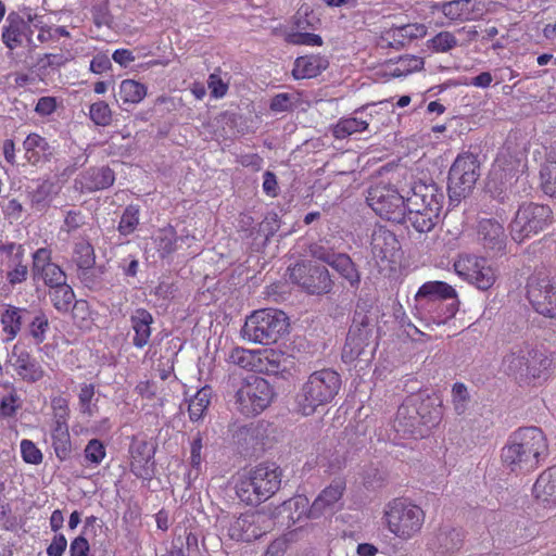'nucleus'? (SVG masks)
I'll return each mask as SVG.
<instances>
[{"label": "nucleus", "mask_w": 556, "mask_h": 556, "mask_svg": "<svg viewBox=\"0 0 556 556\" xmlns=\"http://www.w3.org/2000/svg\"><path fill=\"white\" fill-rule=\"evenodd\" d=\"M548 453V443L539 427H520L508 438L501 458L511 472L527 473L536 469Z\"/></svg>", "instance_id": "nucleus-1"}, {"label": "nucleus", "mask_w": 556, "mask_h": 556, "mask_svg": "<svg viewBox=\"0 0 556 556\" xmlns=\"http://www.w3.org/2000/svg\"><path fill=\"white\" fill-rule=\"evenodd\" d=\"M342 388L341 375L332 368H321L307 376L295 394V409L312 416L318 408L332 403Z\"/></svg>", "instance_id": "nucleus-2"}, {"label": "nucleus", "mask_w": 556, "mask_h": 556, "mask_svg": "<svg viewBox=\"0 0 556 556\" xmlns=\"http://www.w3.org/2000/svg\"><path fill=\"white\" fill-rule=\"evenodd\" d=\"M444 192L434 182L416 181L410 188L408 220L413 228L422 233L431 231L438 224L444 203Z\"/></svg>", "instance_id": "nucleus-3"}, {"label": "nucleus", "mask_w": 556, "mask_h": 556, "mask_svg": "<svg viewBox=\"0 0 556 556\" xmlns=\"http://www.w3.org/2000/svg\"><path fill=\"white\" fill-rule=\"evenodd\" d=\"M282 470L271 463H262L239 476L235 490L238 498L250 506H258L280 489Z\"/></svg>", "instance_id": "nucleus-4"}, {"label": "nucleus", "mask_w": 556, "mask_h": 556, "mask_svg": "<svg viewBox=\"0 0 556 556\" xmlns=\"http://www.w3.org/2000/svg\"><path fill=\"white\" fill-rule=\"evenodd\" d=\"M426 513L407 497H395L389 501L382 511L386 529L401 541L417 538L424 528Z\"/></svg>", "instance_id": "nucleus-5"}, {"label": "nucleus", "mask_w": 556, "mask_h": 556, "mask_svg": "<svg viewBox=\"0 0 556 556\" xmlns=\"http://www.w3.org/2000/svg\"><path fill=\"white\" fill-rule=\"evenodd\" d=\"M289 318L277 308H261L247 316L240 330L241 338L248 342L270 345L276 343L287 331Z\"/></svg>", "instance_id": "nucleus-6"}, {"label": "nucleus", "mask_w": 556, "mask_h": 556, "mask_svg": "<svg viewBox=\"0 0 556 556\" xmlns=\"http://www.w3.org/2000/svg\"><path fill=\"white\" fill-rule=\"evenodd\" d=\"M553 220L554 214L547 204L525 202L519 205L509 224V235L520 244L547 229Z\"/></svg>", "instance_id": "nucleus-7"}, {"label": "nucleus", "mask_w": 556, "mask_h": 556, "mask_svg": "<svg viewBox=\"0 0 556 556\" xmlns=\"http://www.w3.org/2000/svg\"><path fill=\"white\" fill-rule=\"evenodd\" d=\"M549 364L547 357L522 342L511 348L503 357L502 369L515 379H539L547 371Z\"/></svg>", "instance_id": "nucleus-8"}, {"label": "nucleus", "mask_w": 556, "mask_h": 556, "mask_svg": "<svg viewBox=\"0 0 556 556\" xmlns=\"http://www.w3.org/2000/svg\"><path fill=\"white\" fill-rule=\"evenodd\" d=\"M275 395L274 387L265 378L249 376L236 391L237 409L248 417L260 415L271 404Z\"/></svg>", "instance_id": "nucleus-9"}, {"label": "nucleus", "mask_w": 556, "mask_h": 556, "mask_svg": "<svg viewBox=\"0 0 556 556\" xmlns=\"http://www.w3.org/2000/svg\"><path fill=\"white\" fill-rule=\"evenodd\" d=\"M453 267L460 279L481 291L490 290L498 278V268L484 256L460 254Z\"/></svg>", "instance_id": "nucleus-10"}, {"label": "nucleus", "mask_w": 556, "mask_h": 556, "mask_svg": "<svg viewBox=\"0 0 556 556\" xmlns=\"http://www.w3.org/2000/svg\"><path fill=\"white\" fill-rule=\"evenodd\" d=\"M366 200L381 218L397 224L408 218L407 197L402 195L392 186L378 184L370 187Z\"/></svg>", "instance_id": "nucleus-11"}, {"label": "nucleus", "mask_w": 556, "mask_h": 556, "mask_svg": "<svg viewBox=\"0 0 556 556\" xmlns=\"http://www.w3.org/2000/svg\"><path fill=\"white\" fill-rule=\"evenodd\" d=\"M480 176V162L478 156L470 153H460L453 162L448 172V191L452 197L465 198L475 187Z\"/></svg>", "instance_id": "nucleus-12"}, {"label": "nucleus", "mask_w": 556, "mask_h": 556, "mask_svg": "<svg viewBox=\"0 0 556 556\" xmlns=\"http://www.w3.org/2000/svg\"><path fill=\"white\" fill-rule=\"evenodd\" d=\"M289 277L293 283L309 294H327L333 287L329 270L312 262L296 263L289 268Z\"/></svg>", "instance_id": "nucleus-13"}, {"label": "nucleus", "mask_w": 556, "mask_h": 556, "mask_svg": "<svg viewBox=\"0 0 556 556\" xmlns=\"http://www.w3.org/2000/svg\"><path fill=\"white\" fill-rule=\"evenodd\" d=\"M370 253L380 270H394L401 256V244L395 233L377 225L370 236Z\"/></svg>", "instance_id": "nucleus-14"}, {"label": "nucleus", "mask_w": 556, "mask_h": 556, "mask_svg": "<svg viewBox=\"0 0 556 556\" xmlns=\"http://www.w3.org/2000/svg\"><path fill=\"white\" fill-rule=\"evenodd\" d=\"M527 296L534 311L545 317L556 318V279L533 276L527 285Z\"/></svg>", "instance_id": "nucleus-15"}, {"label": "nucleus", "mask_w": 556, "mask_h": 556, "mask_svg": "<svg viewBox=\"0 0 556 556\" xmlns=\"http://www.w3.org/2000/svg\"><path fill=\"white\" fill-rule=\"evenodd\" d=\"M268 522L267 516L261 511H245L229 521L227 534L235 541L251 542L266 532Z\"/></svg>", "instance_id": "nucleus-16"}, {"label": "nucleus", "mask_w": 556, "mask_h": 556, "mask_svg": "<svg viewBox=\"0 0 556 556\" xmlns=\"http://www.w3.org/2000/svg\"><path fill=\"white\" fill-rule=\"evenodd\" d=\"M431 10L441 12L452 25L478 20L483 15L484 3L482 0H450L434 2Z\"/></svg>", "instance_id": "nucleus-17"}, {"label": "nucleus", "mask_w": 556, "mask_h": 556, "mask_svg": "<svg viewBox=\"0 0 556 556\" xmlns=\"http://www.w3.org/2000/svg\"><path fill=\"white\" fill-rule=\"evenodd\" d=\"M25 249L16 242L0 244V265L7 267V280L11 286L26 281L28 267L24 263Z\"/></svg>", "instance_id": "nucleus-18"}, {"label": "nucleus", "mask_w": 556, "mask_h": 556, "mask_svg": "<svg viewBox=\"0 0 556 556\" xmlns=\"http://www.w3.org/2000/svg\"><path fill=\"white\" fill-rule=\"evenodd\" d=\"M425 406H427L425 402H422L419 407L402 404L396 412L394 420L395 430L397 432L413 433L420 421L427 425L440 419V410L438 408H434L432 413L426 415L424 413Z\"/></svg>", "instance_id": "nucleus-19"}, {"label": "nucleus", "mask_w": 556, "mask_h": 556, "mask_svg": "<svg viewBox=\"0 0 556 556\" xmlns=\"http://www.w3.org/2000/svg\"><path fill=\"white\" fill-rule=\"evenodd\" d=\"M10 363L16 375L26 382H37L45 376L40 363L26 350L14 345Z\"/></svg>", "instance_id": "nucleus-20"}, {"label": "nucleus", "mask_w": 556, "mask_h": 556, "mask_svg": "<svg viewBox=\"0 0 556 556\" xmlns=\"http://www.w3.org/2000/svg\"><path fill=\"white\" fill-rule=\"evenodd\" d=\"M34 30L25 18L17 13H10L2 28V41L10 49L14 50L30 41Z\"/></svg>", "instance_id": "nucleus-21"}, {"label": "nucleus", "mask_w": 556, "mask_h": 556, "mask_svg": "<svg viewBox=\"0 0 556 556\" xmlns=\"http://www.w3.org/2000/svg\"><path fill=\"white\" fill-rule=\"evenodd\" d=\"M427 26L422 23H409L402 26L391 27L382 35V40L393 49H403L414 40L424 38L427 35Z\"/></svg>", "instance_id": "nucleus-22"}, {"label": "nucleus", "mask_w": 556, "mask_h": 556, "mask_svg": "<svg viewBox=\"0 0 556 556\" xmlns=\"http://www.w3.org/2000/svg\"><path fill=\"white\" fill-rule=\"evenodd\" d=\"M534 501L544 508L556 507V465L544 469L532 486Z\"/></svg>", "instance_id": "nucleus-23"}, {"label": "nucleus", "mask_w": 556, "mask_h": 556, "mask_svg": "<svg viewBox=\"0 0 556 556\" xmlns=\"http://www.w3.org/2000/svg\"><path fill=\"white\" fill-rule=\"evenodd\" d=\"M130 470L138 478H147L152 472L154 448L146 440L134 439L129 446Z\"/></svg>", "instance_id": "nucleus-24"}, {"label": "nucleus", "mask_w": 556, "mask_h": 556, "mask_svg": "<svg viewBox=\"0 0 556 556\" xmlns=\"http://www.w3.org/2000/svg\"><path fill=\"white\" fill-rule=\"evenodd\" d=\"M329 67V60L320 53L298 56L293 62L292 77L296 80L311 79L319 76Z\"/></svg>", "instance_id": "nucleus-25"}, {"label": "nucleus", "mask_w": 556, "mask_h": 556, "mask_svg": "<svg viewBox=\"0 0 556 556\" xmlns=\"http://www.w3.org/2000/svg\"><path fill=\"white\" fill-rule=\"evenodd\" d=\"M477 235L484 249L490 251H503L505 249V229L496 219H481L478 224Z\"/></svg>", "instance_id": "nucleus-26"}, {"label": "nucleus", "mask_w": 556, "mask_h": 556, "mask_svg": "<svg viewBox=\"0 0 556 556\" xmlns=\"http://www.w3.org/2000/svg\"><path fill=\"white\" fill-rule=\"evenodd\" d=\"M344 491L345 482L343 480L339 479L330 483L311 504L308 518H318L326 511L332 509L334 505L342 498Z\"/></svg>", "instance_id": "nucleus-27"}, {"label": "nucleus", "mask_w": 556, "mask_h": 556, "mask_svg": "<svg viewBox=\"0 0 556 556\" xmlns=\"http://www.w3.org/2000/svg\"><path fill=\"white\" fill-rule=\"evenodd\" d=\"M129 321L134 331V346L137 349H143L151 338V325L153 324L152 314L146 308H137L130 315Z\"/></svg>", "instance_id": "nucleus-28"}, {"label": "nucleus", "mask_w": 556, "mask_h": 556, "mask_svg": "<svg viewBox=\"0 0 556 556\" xmlns=\"http://www.w3.org/2000/svg\"><path fill=\"white\" fill-rule=\"evenodd\" d=\"M23 148L26 160L33 165L48 162L53 155V148L47 139L36 132H31L26 137Z\"/></svg>", "instance_id": "nucleus-29"}, {"label": "nucleus", "mask_w": 556, "mask_h": 556, "mask_svg": "<svg viewBox=\"0 0 556 556\" xmlns=\"http://www.w3.org/2000/svg\"><path fill=\"white\" fill-rule=\"evenodd\" d=\"M114 181L115 174L109 166L89 168L80 177L81 189L88 192L106 189Z\"/></svg>", "instance_id": "nucleus-30"}, {"label": "nucleus", "mask_w": 556, "mask_h": 556, "mask_svg": "<svg viewBox=\"0 0 556 556\" xmlns=\"http://www.w3.org/2000/svg\"><path fill=\"white\" fill-rule=\"evenodd\" d=\"M51 446L60 462L67 460L73 452L68 422H52L50 427Z\"/></svg>", "instance_id": "nucleus-31"}, {"label": "nucleus", "mask_w": 556, "mask_h": 556, "mask_svg": "<svg viewBox=\"0 0 556 556\" xmlns=\"http://www.w3.org/2000/svg\"><path fill=\"white\" fill-rule=\"evenodd\" d=\"M72 262L76 265L78 277L86 280V275L94 267L96 253L93 245L86 238H80L74 243Z\"/></svg>", "instance_id": "nucleus-32"}, {"label": "nucleus", "mask_w": 556, "mask_h": 556, "mask_svg": "<svg viewBox=\"0 0 556 556\" xmlns=\"http://www.w3.org/2000/svg\"><path fill=\"white\" fill-rule=\"evenodd\" d=\"M416 300L442 301L457 299L456 290L444 281L433 280L422 283L415 295Z\"/></svg>", "instance_id": "nucleus-33"}, {"label": "nucleus", "mask_w": 556, "mask_h": 556, "mask_svg": "<svg viewBox=\"0 0 556 556\" xmlns=\"http://www.w3.org/2000/svg\"><path fill=\"white\" fill-rule=\"evenodd\" d=\"M329 266H331L343 279H345L350 287L358 289L361 283V274L352 261V258L345 253H337L333 260H331Z\"/></svg>", "instance_id": "nucleus-34"}, {"label": "nucleus", "mask_w": 556, "mask_h": 556, "mask_svg": "<svg viewBox=\"0 0 556 556\" xmlns=\"http://www.w3.org/2000/svg\"><path fill=\"white\" fill-rule=\"evenodd\" d=\"M153 243L161 258H166L177 251V242L180 239L174 226L167 225L160 228L153 236Z\"/></svg>", "instance_id": "nucleus-35"}, {"label": "nucleus", "mask_w": 556, "mask_h": 556, "mask_svg": "<svg viewBox=\"0 0 556 556\" xmlns=\"http://www.w3.org/2000/svg\"><path fill=\"white\" fill-rule=\"evenodd\" d=\"M256 372L277 375L282 369L285 353L275 349L258 350Z\"/></svg>", "instance_id": "nucleus-36"}, {"label": "nucleus", "mask_w": 556, "mask_h": 556, "mask_svg": "<svg viewBox=\"0 0 556 556\" xmlns=\"http://www.w3.org/2000/svg\"><path fill=\"white\" fill-rule=\"evenodd\" d=\"M24 309L13 306L7 305L5 309L1 314V326L2 332L5 336V341L14 340L22 328V313Z\"/></svg>", "instance_id": "nucleus-37"}, {"label": "nucleus", "mask_w": 556, "mask_h": 556, "mask_svg": "<svg viewBox=\"0 0 556 556\" xmlns=\"http://www.w3.org/2000/svg\"><path fill=\"white\" fill-rule=\"evenodd\" d=\"M212 394V388L205 386L198 390L197 393L190 399L188 413L191 421H198L204 417L211 404Z\"/></svg>", "instance_id": "nucleus-38"}, {"label": "nucleus", "mask_w": 556, "mask_h": 556, "mask_svg": "<svg viewBox=\"0 0 556 556\" xmlns=\"http://www.w3.org/2000/svg\"><path fill=\"white\" fill-rule=\"evenodd\" d=\"M369 126L366 119L349 116L340 118L332 128L336 139H345L354 134L365 131Z\"/></svg>", "instance_id": "nucleus-39"}, {"label": "nucleus", "mask_w": 556, "mask_h": 556, "mask_svg": "<svg viewBox=\"0 0 556 556\" xmlns=\"http://www.w3.org/2000/svg\"><path fill=\"white\" fill-rule=\"evenodd\" d=\"M258 350H249L242 346L233 348L227 358L229 364L236 365L242 369L256 372Z\"/></svg>", "instance_id": "nucleus-40"}, {"label": "nucleus", "mask_w": 556, "mask_h": 556, "mask_svg": "<svg viewBox=\"0 0 556 556\" xmlns=\"http://www.w3.org/2000/svg\"><path fill=\"white\" fill-rule=\"evenodd\" d=\"M49 298L54 308L60 313L70 312L74 301L75 293L66 282L55 288L49 289Z\"/></svg>", "instance_id": "nucleus-41"}, {"label": "nucleus", "mask_w": 556, "mask_h": 556, "mask_svg": "<svg viewBox=\"0 0 556 556\" xmlns=\"http://www.w3.org/2000/svg\"><path fill=\"white\" fill-rule=\"evenodd\" d=\"M147 92V86L135 79H124L119 84V97L124 103L138 104Z\"/></svg>", "instance_id": "nucleus-42"}, {"label": "nucleus", "mask_w": 556, "mask_h": 556, "mask_svg": "<svg viewBox=\"0 0 556 556\" xmlns=\"http://www.w3.org/2000/svg\"><path fill=\"white\" fill-rule=\"evenodd\" d=\"M540 187L552 198H556V159L548 156L540 169Z\"/></svg>", "instance_id": "nucleus-43"}, {"label": "nucleus", "mask_w": 556, "mask_h": 556, "mask_svg": "<svg viewBox=\"0 0 556 556\" xmlns=\"http://www.w3.org/2000/svg\"><path fill=\"white\" fill-rule=\"evenodd\" d=\"M458 46V40L452 31L442 30L427 41V47L434 53H446Z\"/></svg>", "instance_id": "nucleus-44"}, {"label": "nucleus", "mask_w": 556, "mask_h": 556, "mask_svg": "<svg viewBox=\"0 0 556 556\" xmlns=\"http://www.w3.org/2000/svg\"><path fill=\"white\" fill-rule=\"evenodd\" d=\"M106 456V448L99 439H91L84 450V458L87 467H98Z\"/></svg>", "instance_id": "nucleus-45"}, {"label": "nucleus", "mask_w": 556, "mask_h": 556, "mask_svg": "<svg viewBox=\"0 0 556 556\" xmlns=\"http://www.w3.org/2000/svg\"><path fill=\"white\" fill-rule=\"evenodd\" d=\"M285 41L293 46L320 47L324 45L321 36L317 34L301 30H291L286 33Z\"/></svg>", "instance_id": "nucleus-46"}, {"label": "nucleus", "mask_w": 556, "mask_h": 556, "mask_svg": "<svg viewBox=\"0 0 556 556\" xmlns=\"http://www.w3.org/2000/svg\"><path fill=\"white\" fill-rule=\"evenodd\" d=\"M140 210L138 205L130 204L124 210L118 223V231L123 236L132 233L139 225Z\"/></svg>", "instance_id": "nucleus-47"}, {"label": "nucleus", "mask_w": 556, "mask_h": 556, "mask_svg": "<svg viewBox=\"0 0 556 556\" xmlns=\"http://www.w3.org/2000/svg\"><path fill=\"white\" fill-rule=\"evenodd\" d=\"M202 450H203V437L201 432H198L197 435L193 438V440L190 443V470L188 472L189 477H192L195 479L200 475L203 457H202Z\"/></svg>", "instance_id": "nucleus-48"}, {"label": "nucleus", "mask_w": 556, "mask_h": 556, "mask_svg": "<svg viewBox=\"0 0 556 556\" xmlns=\"http://www.w3.org/2000/svg\"><path fill=\"white\" fill-rule=\"evenodd\" d=\"M96 394V387L92 383H83L78 393L79 410L83 415L91 417L97 412L98 407L92 403Z\"/></svg>", "instance_id": "nucleus-49"}, {"label": "nucleus", "mask_w": 556, "mask_h": 556, "mask_svg": "<svg viewBox=\"0 0 556 556\" xmlns=\"http://www.w3.org/2000/svg\"><path fill=\"white\" fill-rule=\"evenodd\" d=\"M89 117L96 125L104 127L111 124L113 114L110 105L99 100L90 105Z\"/></svg>", "instance_id": "nucleus-50"}, {"label": "nucleus", "mask_w": 556, "mask_h": 556, "mask_svg": "<svg viewBox=\"0 0 556 556\" xmlns=\"http://www.w3.org/2000/svg\"><path fill=\"white\" fill-rule=\"evenodd\" d=\"M424 65L425 62L422 58L417 55H404L399 59L393 75L396 77L406 76L420 71Z\"/></svg>", "instance_id": "nucleus-51"}, {"label": "nucleus", "mask_w": 556, "mask_h": 556, "mask_svg": "<svg viewBox=\"0 0 556 556\" xmlns=\"http://www.w3.org/2000/svg\"><path fill=\"white\" fill-rule=\"evenodd\" d=\"M36 276H39L43 279L45 283L50 288H55L66 282V275L63 269L58 264H52L46 267L43 270L38 273Z\"/></svg>", "instance_id": "nucleus-52"}, {"label": "nucleus", "mask_w": 556, "mask_h": 556, "mask_svg": "<svg viewBox=\"0 0 556 556\" xmlns=\"http://www.w3.org/2000/svg\"><path fill=\"white\" fill-rule=\"evenodd\" d=\"M20 447L24 463L29 465H40L42 463L43 454L31 440L23 439Z\"/></svg>", "instance_id": "nucleus-53"}, {"label": "nucleus", "mask_w": 556, "mask_h": 556, "mask_svg": "<svg viewBox=\"0 0 556 556\" xmlns=\"http://www.w3.org/2000/svg\"><path fill=\"white\" fill-rule=\"evenodd\" d=\"M469 402V393L467 387L462 382L454 383L452 388V403L457 415L466 412Z\"/></svg>", "instance_id": "nucleus-54"}, {"label": "nucleus", "mask_w": 556, "mask_h": 556, "mask_svg": "<svg viewBox=\"0 0 556 556\" xmlns=\"http://www.w3.org/2000/svg\"><path fill=\"white\" fill-rule=\"evenodd\" d=\"M51 408L53 413L52 422H68L71 410L66 397L61 395L53 396L51 399Z\"/></svg>", "instance_id": "nucleus-55"}, {"label": "nucleus", "mask_w": 556, "mask_h": 556, "mask_svg": "<svg viewBox=\"0 0 556 556\" xmlns=\"http://www.w3.org/2000/svg\"><path fill=\"white\" fill-rule=\"evenodd\" d=\"M48 329L49 321L43 313H40L37 316H35V318L29 325L30 336L34 338L37 344H40L45 341Z\"/></svg>", "instance_id": "nucleus-56"}, {"label": "nucleus", "mask_w": 556, "mask_h": 556, "mask_svg": "<svg viewBox=\"0 0 556 556\" xmlns=\"http://www.w3.org/2000/svg\"><path fill=\"white\" fill-rule=\"evenodd\" d=\"M55 193V184L50 180L42 181L31 193V203L41 205L48 203Z\"/></svg>", "instance_id": "nucleus-57"}, {"label": "nucleus", "mask_w": 556, "mask_h": 556, "mask_svg": "<svg viewBox=\"0 0 556 556\" xmlns=\"http://www.w3.org/2000/svg\"><path fill=\"white\" fill-rule=\"evenodd\" d=\"M52 251L49 248H39L33 253V273L36 276L46 267L52 265Z\"/></svg>", "instance_id": "nucleus-58"}, {"label": "nucleus", "mask_w": 556, "mask_h": 556, "mask_svg": "<svg viewBox=\"0 0 556 556\" xmlns=\"http://www.w3.org/2000/svg\"><path fill=\"white\" fill-rule=\"evenodd\" d=\"M73 60L71 52L46 53L39 59L42 67H61Z\"/></svg>", "instance_id": "nucleus-59"}, {"label": "nucleus", "mask_w": 556, "mask_h": 556, "mask_svg": "<svg viewBox=\"0 0 556 556\" xmlns=\"http://www.w3.org/2000/svg\"><path fill=\"white\" fill-rule=\"evenodd\" d=\"M11 391L8 395L3 396L0 401V415L4 417L13 416L18 408V396L12 386H9Z\"/></svg>", "instance_id": "nucleus-60"}, {"label": "nucleus", "mask_w": 556, "mask_h": 556, "mask_svg": "<svg viewBox=\"0 0 556 556\" xmlns=\"http://www.w3.org/2000/svg\"><path fill=\"white\" fill-rule=\"evenodd\" d=\"M207 86L211 96L215 99H220L227 94L228 84H226L217 73H212L208 76Z\"/></svg>", "instance_id": "nucleus-61"}, {"label": "nucleus", "mask_w": 556, "mask_h": 556, "mask_svg": "<svg viewBox=\"0 0 556 556\" xmlns=\"http://www.w3.org/2000/svg\"><path fill=\"white\" fill-rule=\"evenodd\" d=\"M269 109L275 113H282L292 110V97L289 93H277L269 103Z\"/></svg>", "instance_id": "nucleus-62"}, {"label": "nucleus", "mask_w": 556, "mask_h": 556, "mask_svg": "<svg viewBox=\"0 0 556 556\" xmlns=\"http://www.w3.org/2000/svg\"><path fill=\"white\" fill-rule=\"evenodd\" d=\"M84 224V214L80 211L71 210L64 218L63 230L70 233L80 228Z\"/></svg>", "instance_id": "nucleus-63"}, {"label": "nucleus", "mask_w": 556, "mask_h": 556, "mask_svg": "<svg viewBox=\"0 0 556 556\" xmlns=\"http://www.w3.org/2000/svg\"><path fill=\"white\" fill-rule=\"evenodd\" d=\"M67 547V540L63 533H55L47 547L48 556H62Z\"/></svg>", "instance_id": "nucleus-64"}]
</instances>
